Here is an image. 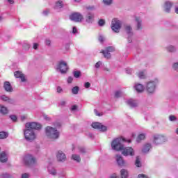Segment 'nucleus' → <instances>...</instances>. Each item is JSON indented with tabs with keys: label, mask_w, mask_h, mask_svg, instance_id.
Listing matches in <instances>:
<instances>
[{
	"label": "nucleus",
	"mask_w": 178,
	"mask_h": 178,
	"mask_svg": "<svg viewBox=\"0 0 178 178\" xmlns=\"http://www.w3.org/2000/svg\"><path fill=\"white\" fill-rule=\"evenodd\" d=\"M14 76L15 77H16V79H20L21 81L24 82L26 81V76H24V74H23V73H22L19 71H17L14 73Z\"/></svg>",
	"instance_id": "nucleus-14"
},
{
	"label": "nucleus",
	"mask_w": 178,
	"mask_h": 178,
	"mask_svg": "<svg viewBox=\"0 0 178 178\" xmlns=\"http://www.w3.org/2000/svg\"><path fill=\"white\" fill-rule=\"evenodd\" d=\"M44 15H48V12H47V11H44Z\"/></svg>",
	"instance_id": "nucleus-63"
},
{
	"label": "nucleus",
	"mask_w": 178,
	"mask_h": 178,
	"mask_svg": "<svg viewBox=\"0 0 178 178\" xmlns=\"http://www.w3.org/2000/svg\"><path fill=\"white\" fill-rule=\"evenodd\" d=\"M135 165L137 168H141V161H140V157L139 156L136 157Z\"/></svg>",
	"instance_id": "nucleus-31"
},
{
	"label": "nucleus",
	"mask_w": 178,
	"mask_h": 178,
	"mask_svg": "<svg viewBox=\"0 0 178 178\" xmlns=\"http://www.w3.org/2000/svg\"><path fill=\"white\" fill-rule=\"evenodd\" d=\"M116 161L119 166H124V160H123V157L120 155H116Z\"/></svg>",
	"instance_id": "nucleus-17"
},
{
	"label": "nucleus",
	"mask_w": 178,
	"mask_h": 178,
	"mask_svg": "<svg viewBox=\"0 0 178 178\" xmlns=\"http://www.w3.org/2000/svg\"><path fill=\"white\" fill-rule=\"evenodd\" d=\"M168 51L169 52H174V51H175V47H173V46H170V47H168Z\"/></svg>",
	"instance_id": "nucleus-42"
},
{
	"label": "nucleus",
	"mask_w": 178,
	"mask_h": 178,
	"mask_svg": "<svg viewBox=\"0 0 178 178\" xmlns=\"http://www.w3.org/2000/svg\"><path fill=\"white\" fill-rule=\"evenodd\" d=\"M120 95H122V92L120 91L115 92V98H120Z\"/></svg>",
	"instance_id": "nucleus-41"
},
{
	"label": "nucleus",
	"mask_w": 178,
	"mask_h": 178,
	"mask_svg": "<svg viewBox=\"0 0 178 178\" xmlns=\"http://www.w3.org/2000/svg\"><path fill=\"white\" fill-rule=\"evenodd\" d=\"M146 90L149 94H152L155 92V82L149 81L147 83Z\"/></svg>",
	"instance_id": "nucleus-11"
},
{
	"label": "nucleus",
	"mask_w": 178,
	"mask_h": 178,
	"mask_svg": "<svg viewBox=\"0 0 178 178\" xmlns=\"http://www.w3.org/2000/svg\"><path fill=\"white\" fill-rule=\"evenodd\" d=\"M0 162H2L3 163L8 162V155L4 152H2L0 154Z\"/></svg>",
	"instance_id": "nucleus-16"
},
{
	"label": "nucleus",
	"mask_w": 178,
	"mask_h": 178,
	"mask_svg": "<svg viewBox=\"0 0 178 178\" xmlns=\"http://www.w3.org/2000/svg\"><path fill=\"white\" fill-rule=\"evenodd\" d=\"M136 21L137 22V30H141V19L138 17H136Z\"/></svg>",
	"instance_id": "nucleus-28"
},
{
	"label": "nucleus",
	"mask_w": 178,
	"mask_h": 178,
	"mask_svg": "<svg viewBox=\"0 0 178 178\" xmlns=\"http://www.w3.org/2000/svg\"><path fill=\"white\" fill-rule=\"evenodd\" d=\"M9 136V134L5 131H0V140H5V138H8Z\"/></svg>",
	"instance_id": "nucleus-24"
},
{
	"label": "nucleus",
	"mask_w": 178,
	"mask_h": 178,
	"mask_svg": "<svg viewBox=\"0 0 178 178\" xmlns=\"http://www.w3.org/2000/svg\"><path fill=\"white\" fill-rule=\"evenodd\" d=\"M10 118L13 122H16V120H17V117H16L15 115H10Z\"/></svg>",
	"instance_id": "nucleus-38"
},
{
	"label": "nucleus",
	"mask_w": 178,
	"mask_h": 178,
	"mask_svg": "<svg viewBox=\"0 0 178 178\" xmlns=\"http://www.w3.org/2000/svg\"><path fill=\"white\" fill-rule=\"evenodd\" d=\"M110 178H119V177L116 176V174H113Z\"/></svg>",
	"instance_id": "nucleus-59"
},
{
	"label": "nucleus",
	"mask_w": 178,
	"mask_h": 178,
	"mask_svg": "<svg viewBox=\"0 0 178 178\" xmlns=\"http://www.w3.org/2000/svg\"><path fill=\"white\" fill-rule=\"evenodd\" d=\"M8 108L0 104V113L2 115H8Z\"/></svg>",
	"instance_id": "nucleus-22"
},
{
	"label": "nucleus",
	"mask_w": 178,
	"mask_h": 178,
	"mask_svg": "<svg viewBox=\"0 0 178 178\" xmlns=\"http://www.w3.org/2000/svg\"><path fill=\"white\" fill-rule=\"evenodd\" d=\"M8 1L11 5H13V3H15V2L13 1V0H8Z\"/></svg>",
	"instance_id": "nucleus-60"
},
{
	"label": "nucleus",
	"mask_w": 178,
	"mask_h": 178,
	"mask_svg": "<svg viewBox=\"0 0 178 178\" xmlns=\"http://www.w3.org/2000/svg\"><path fill=\"white\" fill-rule=\"evenodd\" d=\"M128 105L131 106V108H136V106H138V104L136 102V101L130 99L127 102Z\"/></svg>",
	"instance_id": "nucleus-23"
},
{
	"label": "nucleus",
	"mask_w": 178,
	"mask_h": 178,
	"mask_svg": "<svg viewBox=\"0 0 178 178\" xmlns=\"http://www.w3.org/2000/svg\"><path fill=\"white\" fill-rule=\"evenodd\" d=\"M94 112H95L96 116H102V115H104L102 113H99L98 111H97V110H94Z\"/></svg>",
	"instance_id": "nucleus-45"
},
{
	"label": "nucleus",
	"mask_w": 178,
	"mask_h": 178,
	"mask_svg": "<svg viewBox=\"0 0 178 178\" xmlns=\"http://www.w3.org/2000/svg\"><path fill=\"white\" fill-rule=\"evenodd\" d=\"M154 144H162V143H165V136L162 135H155L154 136Z\"/></svg>",
	"instance_id": "nucleus-12"
},
{
	"label": "nucleus",
	"mask_w": 178,
	"mask_h": 178,
	"mask_svg": "<svg viewBox=\"0 0 178 178\" xmlns=\"http://www.w3.org/2000/svg\"><path fill=\"white\" fill-rule=\"evenodd\" d=\"M22 178H29V174L27 173L23 174L22 176Z\"/></svg>",
	"instance_id": "nucleus-53"
},
{
	"label": "nucleus",
	"mask_w": 178,
	"mask_h": 178,
	"mask_svg": "<svg viewBox=\"0 0 178 178\" xmlns=\"http://www.w3.org/2000/svg\"><path fill=\"white\" fill-rule=\"evenodd\" d=\"M3 88L7 92H12L13 91V88L9 81L4 82Z\"/></svg>",
	"instance_id": "nucleus-13"
},
{
	"label": "nucleus",
	"mask_w": 178,
	"mask_h": 178,
	"mask_svg": "<svg viewBox=\"0 0 178 178\" xmlns=\"http://www.w3.org/2000/svg\"><path fill=\"white\" fill-rule=\"evenodd\" d=\"M24 137L27 141H33L35 140L36 136L34 131L28 129L24 130Z\"/></svg>",
	"instance_id": "nucleus-5"
},
{
	"label": "nucleus",
	"mask_w": 178,
	"mask_h": 178,
	"mask_svg": "<svg viewBox=\"0 0 178 178\" xmlns=\"http://www.w3.org/2000/svg\"><path fill=\"white\" fill-rule=\"evenodd\" d=\"M72 158L74 161H76V162H80L81 161V158L77 154H72Z\"/></svg>",
	"instance_id": "nucleus-27"
},
{
	"label": "nucleus",
	"mask_w": 178,
	"mask_h": 178,
	"mask_svg": "<svg viewBox=\"0 0 178 178\" xmlns=\"http://www.w3.org/2000/svg\"><path fill=\"white\" fill-rule=\"evenodd\" d=\"M99 41L100 42H104V41H105V38H104V36H99Z\"/></svg>",
	"instance_id": "nucleus-49"
},
{
	"label": "nucleus",
	"mask_w": 178,
	"mask_h": 178,
	"mask_svg": "<svg viewBox=\"0 0 178 178\" xmlns=\"http://www.w3.org/2000/svg\"><path fill=\"white\" fill-rule=\"evenodd\" d=\"M123 141H127V143H131V140H126V139L123 138H118L116 139H114L113 140V142L111 143V147L113 149H115V151H122V154L124 156H129V155H130V156H134V150L130 147H125L122 145V143H123Z\"/></svg>",
	"instance_id": "nucleus-1"
},
{
	"label": "nucleus",
	"mask_w": 178,
	"mask_h": 178,
	"mask_svg": "<svg viewBox=\"0 0 178 178\" xmlns=\"http://www.w3.org/2000/svg\"><path fill=\"white\" fill-rule=\"evenodd\" d=\"M62 91H63V90L62 89V88H60V86H58L57 88V92H58L59 94H60V92H62Z\"/></svg>",
	"instance_id": "nucleus-51"
},
{
	"label": "nucleus",
	"mask_w": 178,
	"mask_h": 178,
	"mask_svg": "<svg viewBox=\"0 0 178 178\" xmlns=\"http://www.w3.org/2000/svg\"><path fill=\"white\" fill-rule=\"evenodd\" d=\"M38 44L34 43L33 44V49H38Z\"/></svg>",
	"instance_id": "nucleus-54"
},
{
	"label": "nucleus",
	"mask_w": 178,
	"mask_h": 178,
	"mask_svg": "<svg viewBox=\"0 0 178 178\" xmlns=\"http://www.w3.org/2000/svg\"><path fill=\"white\" fill-rule=\"evenodd\" d=\"M101 61H98L96 64H95V68L96 69H99V66H101Z\"/></svg>",
	"instance_id": "nucleus-50"
},
{
	"label": "nucleus",
	"mask_w": 178,
	"mask_h": 178,
	"mask_svg": "<svg viewBox=\"0 0 178 178\" xmlns=\"http://www.w3.org/2000/svg\"><path fill=\"white\" fill-rule=\"evenodd\" d=\"M56 156L59 162H63L64 161H66V155H65L64 153L60 151L58 152Z\"/></svg>",
	"instance_id": "nucleus-15"
},
{
	"label": "nucleus",
	"mask_w": 178,
	"mask_h": 178,
	"mask_svg": "<svg viewBox=\"0 0 178 178\" xmlns=\"http://www.w3.org/2000/svg\"><path fill=\"white\" fill-rule=\"evenodd\" d=\"M79 152H81V154H86V149H84V147H79Z\"/></svg>",
	"instance_id": "nucleus-40"
},
{
	"label": "nucleus",
	"mask_w": 178,
	"mask_h": 178,
	"mask_svg": "<svg viewBox=\"0 0 178 178\" xmlns=\"http://www.w3.org/2000/svg\"><path fill=\"white\" fill-rule=\"evenodd\" d=\"M145 88H144V86L142 84L138 83L135 86V89L137 91V92H143L144 91Z\"/></svg>",
	"instance_id": "nucleus-19"
},
{
	"label": "nucleus",
	"mask_w": 178,
	"mask_h": 178,
	"mask_svg": "<svg viewBox=\"0 0 178 178\" xmlns=\"http://www.w3.org/2000/svg\"><path fill=\"white\" fill-rule=\"evenodd\" d=\"M176 134H178V128L176 129Z\"/></svg>",
	"instance_id": "nucleus-64"
},
{
	"label": "nucleus",
	"mask_w": 178,
	"mask_h": 178,
	"mask_svg": "<svg viewBox=\"0 0 178 178\" xmlns=\"http://www.w3.org/2000/svg\"><path fill=\"white\" fill-rule=\"evenodd\" d=\"M44 118L45 120H48V121L51 120V118L49 117H48V115H44Z\"/></svg>",
	"instance_id": "nucleus-55"
},
{
	"label": "nucleus",
	"mask_w": 178,
	"mask_h": 178,
	"mask_svg": "<svg viewBox=\"0 0 178 178\" xmlns=\"http://www.w3.org/2000/svg\"><path fill=\"white\" fill-rule=\"evenodd\" d=\"M113 0H103L104 5H111Z\"/></svg>",
	"instance_id": "nucleus-39"
},
{
	"label": "nucleus",
	"mask_w": 178,
	"mask_h": 178,
	"mask_svg": "<svg viewBox=\"0 0 178 178\" xmlns=\"http://www.w3.org/2000/svg\"><path fill=\"white\" fill-rule=\"evenodd\" d=\"M114 51L115 47H106L105 50H101L100 54H102L106 59H111V58H112V55H111L110 52H114Z\"/></svg>",
	"instance_id": "nucleus-7"
},
{
	"label": "nucleus",
	"mask_w": 178,
	"mask_h": 178,
	"mask_svg": "<svg viewBox=\"0 0 178 178\" xmlns=\"http://www.w3.org/2000/svg\"><path fill=\"white\" fill-rule=\"evenodd\" d=\"M60 106H65L66 105V102L65 100H63L59 104Z\"/></svg>",
	"instance_id": "nucleus-47"
},
{
	"label": "nucleus",
	"mask_w": 178,
	"mask_h": 178,
	"mask_svg": "<svg viewBox=\"0 0 178 178\" xmlns=\"http://www.w3.org/2000/svg\"><path fill=\"white\" fill-rule=\"evenodd\" d=\"M94 20V14L89 13L86 16V21L87 23H91Z\"/></svg>",
	"instance_id": "nucleus-18"
},
{
	"label": "nucleus",
	"mask_w": 178,
	"mask_h": 178,
	"mask_svg": "<svg viewBox=\"0 0 178 178\" xmlns=\"http://www.w3.org/2000/svg\"><path fill=\"white\" fill-rule=\"evenodd\" d=\"M139 79H145V74H144V72H140L138 74Z\"/></svg>",
	"instance_id": "nucleus-34"
},
{
	"label": "nucleus",
	"mask_w": 178,
	"mask_h": 178,
	"mask_svg": "<svg viewBox=\"0 0 178 178\" xmlns=\"http://www.w3.org/2000/svg\"><path fill=\"white\" fill-rule=\"evenodd\" d=\"M57 69H59L60 73L64 74L69 70V67H67V64L65 61H60L57 67Z\"/></svg>",
	"instance_id": "nucleus-8"
},
{
	"label": "nucleus",
	"mask_w": 178,
	"mask_h": 178,
	"mask_svg": "<svg viewBox=\"0 0 178 178\" xmlns=\"http://www.w3.org/2000/svg\"><path fill=\"white\" fill-rule=\"evenodd\" d=\"M1 178H10V175H9V174H3L1 175Z\"/></svg>",
	"instance_id": "nucleus-43"
},
{
	"label": "nucleus",
	"mask_w": 178,
	"mask_h": 178,
	"mask_svg": "<svg viewBox=\"0 0 178 178\" xmlns=\"http://www.w3.org/2000/svg\"><path fill=\"white\" fill-rule=\"evenodd\" d=\"M120 175L122 178L129 177V172L126 169H122L120 171Z\"/></svg>",
	"instance_id": "nucleus-21"
},
{
	"label": "nucleus",
	"mask_w": 178,
	"mask_h": 178,
	"mask_svg": "<svg viewBox=\"0 0 178 178\" xmlns=\"http://www.w3.org/2000/svg\"><path fill=\"white\" fill-rule=\"evenodd\" d=\"M72 33L73 34H76V33H77V28H76L75 26H74L72 28Z\"/></svg>",
	"instance_id": "nucleus-52"
},
{
	"label": "nucleus",
	"mask_w": 178,
	"mask_h": 178,
	"mask_svg": "<svg viewBox=\"0 0 178 178\" xmlns=\"http://www.w3.org/2000/svg\"><path fill=\"white\" fill-rule=\"evenodd\" d=\"M98 24H99V26L102 27V26H104L105 24V21L104 19H101L99 20Z\"/></svg>",
	"instance_id": "nucleus-37"
},
{
	"label": "nucleus",
	"mask_w": 178,
	"mask_h": 178,
	"mask_svg": "<svg viewBox=\"0 0 178 178\" xmlns=\"http://www.w3.org/2000/svg\"><path fill=\"white\" fill-rule=\"evenodd\" d=\"M104 70H105L106 72H109V69H108V68H105Z\"/></svg>",
	"instance_id": "nucleus-62"
},
{
	"label": "nucleus",
	"mask_w": 178,
	"mask_h": 178,
	"mask_svg": "<svg viewBox=\"0 0 178 178\" xmlns=\"http://www.w3.org/2000/svg\"><path fill=\"white\" fill-rule=\"evenodd\" d=\"M46 136L51 140L59 138V131L56 129L51 127H47L45 129Z\"/></svg>",
	"instance_id": "nucleus-2"
},
{
	"label": "nucleus",
	"mask_w": 178,
	"mask_h": 178,
	"mask_svg": "<svg viewBox=\"0 0 178 178\" xmlns=\"http://www.w3.org/2000/svg\"><path fill=\"white\" fill-rule=\"evenodd\" d=\"M73 74L75 79H79L81 76V72L80 71H74Z\"/></svg>",
	"instance_id": "nucleus-32"
},
{
	"label": "nucleus",
	"mask_w": 178,
	"mask_h": 178,
	"mask_svg": "<svg viewBox=\"0 0 178 178\" xmlns=\"http://www.w3.org/2000/svg\"><path fill=\"white\" fill-rule=\"evenodd\" d=\"M77 109V106L76 105H74L72 106L71 110L72 111H76Z\"/></svg>",
	"instance_id": "nucleus-56"
},
{
	"label": "nucleus",
	"mask_w": 178,
	"mask_h": 178,
	"mask_svg": "<svg viewBox=\"0 0 178 178\" xmlns=\"http://www.w3.org/2000/svg\"><path fill=\"white\" fill-rule=\"evenodd\" d=\"M24 162L26 166H31L35 165L37 160L33 156L27 154L24 157Z\"/></svg>",
	"instance_id": "nucleus-4"
},
{
	"label": "nucleus",
	"mask_w": 178,
	"mask_h": 178,
	"mask_svg": "<svg viewBox=\"0 0 178 178\" xmlns=\"http://www.w3.org/2000/svg\"><path fill=\"white\" fill-rule=\"evenodd\" d=\"M72 82H73V77H72V76L68 77V79H67V83H68L69 84H70V83H72Z\"/></svg>",
	"instance_id": "nucleus-44"
},
{
	"label": "nucleus",
	"mask_w": 178,
	"mask_h": 178,
	"mask_svg": "<svg viewBox=\"0 0 178 178\" xmlns=\"http://www.w3.org/2000/svg\"><path fill=\"white\" fill-rule=\"evenodd\" d=\"M169 120H170V122H175V120H177V118H176V116L175 115H170Z\"/></svg>",
	"instance_id": "nucleus-36"
},
{
	"label": "nucleus",
	"mask_w": 178,
	"mask_h": 178,
	"mask_svg": "<svg viewBox=\"0 0 178 178\" xmlns=\"http://www.w3.org/2000/svg\"><path fill=\"white\" fill-rule=\"evenodd\" d=\"M92 127L97 130H99L100 131H106L107 130L106 126L102 125V124L99 122L92 123Z\"/></svg>",
	"instance_id": "nucleus-10"
},
{
	"label": "nucleus",
	"mask_w": 178,
	"mask_h": 178,
	"mask_svg": "<svg viewBox=\"0 0 178 178\" xmlns=\"http://www.w3.org/2000/svg\"><path fill=\"white\" fill-rule=\"evenodd\" d=\"M173 4H172L170 3V1H167L165 3V12H166L167 13H169V12H170V8H172Z\"/></svg>",
	"instance_id": "nucleus-20"
},
{
	"label": "nucleus",
	"mask_w": 178,
	"mask_h": 178,
	"mask_svg": "<svg viewBox=\"0 0 178 178\" xmlns=\"http://www.w3.org/2000/svg\"><path fill=\"white\" fill-rule=\"evenodd\" d=\"M142 140H145V134H141L136 138L137 143H141Z\"/></svg>",
	"instance_id": "nucleus-26"
},
{
	"label": "nucleus",
	"mask_w": 178,
	"mask_h": 178,
	"mask_svg": "<svg viewBox=\"0 0 178 178\" xmlns=\"http://www.w3.org/2000/svg\"><path fill=\"white\" fill-rule=\"evenodd\" d=\"M2 101H4L5 102H12V99L8 97L6 95L1 96Z\"/></svg>",
	"instance_id": "nucleus-29"
},
{
	"label": "nucleus",
	"mask_w": 178,
	"mask_h": 178,
	"mask_svg": "<svg viewBox=\"0 0 178 178\" xmlns=\"http://www.w3.org/2000/svg\"><path fill=\"white\" fill-rule=\"evenodd\" d=\"M122 27V22H120L117 18H114L111 22V29L114 33H119L120 29Z\"/></svg>",
	"instance_id": "nucleus-3"
},
{
	"label": "nucleus",
	"mask_w": 178,
	"mask_h": 178,
	"mask_svg": "<svg viewBox=\"0 0 178 178\" xmlns=\"http://www.w3.org/2000/svg\"><path fill=\"white\" fill-rule=\"evenodd\" d=\"M26 127L29 130H40L41 124L37 122H29L26 124Z\"/></svg>",
	"instance_id": "nucleus-9"
},
{
	"label": "nucleus",
	"mask_w": 178,
	"mask_h": 178,
	"mask_svg": "<svg viewBox=\"0 0 178 178\" xmlns=\"http://www.w3.org/2000/svg\"><path fill=\"white\" fill-rule=\"evenodd\" d=\"M56 8H63V2L62 1H58L56 3Z\"/></svg>",
	"instance_id": "nucleus-33"
},
{
	"label": "nucleus",
	"mask_w": 178,
	"mask_h": 178,
	"mask_svg": "<svg viewBox=\"0 0 178 178\" xmlns=\"http://www.w3.org/2000/svg\"><path fill=\"white\" fill-rule=\"evenodd\" d=\"M51 174L53 175V176H55V175H56V170H54L51 172Z\"/></svg>",
	"instance_id": "nucleus-58"
},
{
	"label": "nucleus",
	"mask_w": 178,
	"mask_h": 178,
	"mask_svg": "<svg viewBox=\"0 0 178 178\" xmlns=\"http://www.w3.org/2000/svg\"><path fill=\"white\" fill-rule=\"evenodd\" d=\"M138 178H148V177L145 175H144V174H140L138 176Z\"/></svg>",
	"instance_id": "nucleus-48"
},
{
	"label": "nucleus",
	"mask_w": 178,
	"mask_h": 178,
	"mask_svg": "<svg viewBox=\"0 0 178 178\" xmlns=\"http://www.w3.org/2000/svg\"><path fill=\"white\" fill-rule=\"evenodd\" d=\"M125 30H126V31H127V33L128 34H130V33H131V26H129V25H127V26H125Z\"/></svg>",
	"instance_id": "nucleus-35"
},
{
	"label": "nucleus",
	"mask_w": 178,
	"mask_h": 178,
	"mask_svg": "<svg viewBox=\"0 0 178 178\" xmlns=\"http://www.w3.org/2000/svg\"><path fill=\"white\" fill-rule=\"evenodd\" d=\"M149 149H151V144H146L145 145L143 149H142V152H144L145 154L148 152V151H149Z\"/></svg>",
	"instance_id": "nucleus-25"
},
{
	"label": "nucleus",
	"mask_w": 178,
	"mask_h": 178,
	"mask_svg": "<svg viewBox=\"0 0 178 178\" xmlns=\"http://www.w3.org/2000/svg\"><path fill=\"white\" fill-rule=\"evenodd\" d=\"M46 45H51V40H46Z\"/></svg>",
	"instance_id": "nucleus-57"
},
{
	"label": "nucleus",
	"mask_w": 178,
	"mask_h": 178,
	"mask_svg": "<svg viewBox=\"0 0 178 178\" xmlns=\"http://www.w3.org/2000/svg\"><path fill=\"white\" fill-rule=\"evenodd\" d=\"M175 13H177V15H178V8H175Z\"/></svg>",
	"instance_id": "nucleus-61"
},
{
	"label": "nucleus",
	"mask_w": 178,
	"mask_h": 178,
	"mask_svg": "<svg viewBox=\"0 0 178 178\" xmlns=\"http://www.w3.org/2000/svg\"><path fill=\"white\" fill-rule=\"evenodd\" d=\"M90 87H91V83H90V82L85 83V88H90Z\"/></svg>",
	"instance_id": "nucleus-46"
},
{
	"label": "nucleus",
	"mask_w": 178,
	"mask_h": 178,
	"mask_svg": "<svg viewBox=\"0 0 178 178\" xmlns=\"http://www.w3.org/2000/svg\"><path fill=\"white\" fill-rule=\"evenodd\" d=\"M80 90V88H79V86H74L72 89V94H74L75 95L79 94V90Z\"/></svg>",
	"instance_id": "nucleus-30"
},
{
	"label": "nucleus",
	"mask_w": 178,
	"mask_h": 178,
	"mask_svg": "<svg viewBox=\"0 0 178 178\" xmlns=\"http://www.w3.org/2000/svg\"><path fill=\"white\" fill-rule=\"evenodd\" d=\"M70 19L72 22H76V23H80V22H83L84 17L83 15L79 13H74L70 15Z\"/></svg>",
	"instance_id": "nucleus-6"
}]
</instances>
